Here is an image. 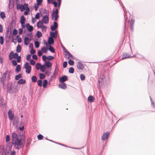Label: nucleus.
Listing matches in <instances>:
<instances>
[{
  "mask_svg": "<svg viewBox=\"0 0 155 155\" xmlns=\"http://www.w3.org/2000/svg\"><path fill=\"white\" fill-rule=\"evenodd\" d=\"M12 137L11 141L9 143L14 146L15 148L18 150L24 147L25 142L24 132H22L21 136L14 132L12 134Z\"/></svg>",
  "mask_w": 155,
  "mask_h": 155,
  "instance_id": "nucleus-1",
  "label": "nucleus"
},
{
  "mask_svg": "<svg viewBox=\"0 0 155 155\" xmlns=\"http://www.w3.org/2000/svg\"><path fill=\"white\" fill-rule=\"evenodd\" d=\"M26 35L27 37H25L24 39V43L25 45H27L33 37V35L31 32L28 33L26 34Z\"/></svg>",
  "mask_w": 155,
  "mask_h": 155,
  "instance_id": "nucleus-2",
  "label": "nucleus"
},
{
  "mask_svg": "<svg viewBox=\"0 0 155 155\" xmlns=\"http://www.w3.org/2000/svg\"><path fill=\"white\" fill-rule=\"evenodd\" d=\"M58 13V9L57 8L55 10H53V12L52 14V19L53 20L56 21L57 20L58 18L59 17Z\"/></svg>",
  "mask_w": 155,
  "mask_h": 155,
  "instance_id": "nucleus-3",
  "label": "nucleus"
},
{
  "mask_svg": "<svg viewBox=\"0 0 155 155\" xmlns=\"http://www.w3.org/2000/svg\"><path fill=\"white\" fill-rule=\"evenodd\" d=\"M134 20L131 18H129V20L128 21V22L130 24V30L131 31H134Z\"/></svg>",
  "mask_w": 155,
  "mask_h": 155,
  "instance_id": "nucleus-4",
  "label": "nucleus"
},
{
  "mask_svg": "<svg viewBox=\"0 0 155 155\" xmlns=\"http://www.w3.org/2000/svg\"><path fill=\"white\" fill-rule=\"evenodd\" d=\"M45 12L48 14H46L45 15H44L42 19V21L44 23L46 24L48 23L49 21V18H48V11L46 10H45Z\"/></svg>",
  "mask_w": 155,
  "mask_h": 155,
  "instance_id": "nucleus-5",
  "label": "nucleus"
},
{
  "mask_svg": "<svg viewBox=\"0 0 155 155\" xmlns=\"http://www.w3.org/2000/svg\"><path fill=\"white\" fill-rule=\"evenodd\" d=\"M24 68L25 69V72L28 74L30 73L31 70V67L29 65V63L26 62L24 65Z\"/></svg>",
  "mask_w": 155,
  "mask_h": 155,
  "instance_id": "nucleus-6",
  "label": "nucleus"
},
{
  "mask_svg": "<svg viewBox=\"0 0 155 155\" xmlns=\"http://www.w3.org/2000/svg\"><path fill=\"white\" fill-rule=\"evenodd\" d=\"M12 146L10 143H8L6 145V147L5 150V152L7 155H9L10 152H11Z\"/></svg>",
  "mask_w": 155,
  "mask_h": 155,
  "instance_id": "nucleus-7",
  "label": "nucleus"
},
{
  "mask_svg": "<svg viewBox=\"0 0 155 155\" xmlns=\"http://www.w3.org/2000/svg\"><path fill=\"white\" fill-rule=\"evenodd\" d=\"M109 134L110 133L108 132L104 133L101 137L102 140L105 141L107 140L109 137Z\"/></svg>",
  "mask_w": 155,
  "mask_h": 155,
  "instance_id": "nucleus-8",
  "label": "nucleus"
},
{
  "mask_svg": "<svg viewBox=\"0 0 155 155\" xmlns=\"http://www.w3.org/2000/svg\"><path fill=\"white\" fill-rule=\"evenodd\" d=\"M137 57V58H141L143 57L142 55H140L139 54H137V55H133L132 56L129 55L127 53V58H131L132 57Z\"/></svg>",
  "mask_w": 155,
  "mask_h": 155,
  "instance_id": "nucleus-9",
  "label": "nucleus"
},
{
  "mask_svg": "<svg viewBox=\"0 0 155 155\" xmlns=\"http://www.w3.org/2000/svg\"><path fill=\"white\" fill-rule=\"evenodd\" d=\"M0 155H7L5 152L4 146L3 145L0 146Z\"/></svg>",
  "mask_w": 155,
  "mask_h": 155,
  "instance_id": "nucleus-10",
  "label": "nucleus"
},
{
  "mask_svg": "<svg viewBox=\"0 0 155 155\" xmlns=\"http://www.w3.org/2000/svg\"><path fill=\"white\" fill-rule=\"evenodd\" d=\"M8 114L9 119L11 120H12L14 117V115L12 113V110H9Z\"/></svg>",
  "mask_w": 155,
  "mask_h": 155,
  "instance_id": "nucleus-11",
  "label": "nucleus"
},
{
  "mask_svg": "<svg viewBox=\"0 0 155 155\" xmlns=\"http://www.w3.org/2000/svg\"><path fill=\"white\" fill-rule=\"evenodd\" d=\"M5 104V102L3 98L0 96V106L4 107Z\"/></svg>",
  "mask_w": 155,
  "mask_h": 155,
  "instance_id": "nucleus-12",
  "label": "nucleus"
},
{
  "mask_svg": "<svg viewBox=\"0 0 155 155\" xmlns=\"http://www.w3.org/2000/svg\"><path fill=\"white\" fill-rule=\"evenodd\" d=\"M26 27L27 30L29 32H31L33 30V27L32 26L30 25L29 24L27 23L26 24Z\"/></svg>",
  "mask_w": 155,
  "mask_h": 155,
  "instance_id": "nucleus-13",
  "label": "nucleus"
},
{
  "mask_svg": "<svg viewBox=\"0 0 155 155\" xmlns=\"http://www.w3.org/2000/svg\"><path fill=\"white\" fill-rule=\"evenodd\" d=\"M58 26L57 23L55 21L53 23V25H52L51 27V29L53 31L55 30V29L57 28Z\"/></svg>",
  "mask_w": 155,
  "mask_h": 155,
  "instance_id": "nucleus-14",
  "label": "nucleus"
},
{
  "mask_svg": "<svg viewBox=\"0 0 155 155\" xmlns=\"http://www.w3.org/2000/svg\"><path fill=\"white\" fill-rule=\"evenodd\" d=\"M77 67L78 69L81 70L83 69L84 66L81 62H79L78 63Z\"/></svg>",
  "mask_w": 155,
  "mask_h": 155,
  "instance_id": "nucleus-15",
  "label": "nucleus"
},
{
  "mask_svg": "<svg viewBox=\"0 0 155 155\" xmlns=\"http://www.w3.org/2000/svg\"><path fill=\"white\" fill-rule=\"evenodd\" d=\"M45 65L48 68H49L52 66V64L50 61H45Z\"/></svg>",
  "mask_w": 155,
  "mask_h": 155,
  "instance_id": "nucleus-16",
  "label": "nucleus"
},
{
  "mask_svg": "<svg viewBox=\"0 0 155 155\" xmlns=\"http://www.w3.org/2000/svg\"><path fill=\"white\" fill-rule=\"evenodd\" d=\"M67 79V77L66 76H64L59 78V81L61 82H63L66 81Z\"/></svg>",
  "mask_w": 155,
  "mask_h": 155,
  "instance_id": "nucleus-17",
  "label": "nucleus"
},
{
  "mask_svg": "<svg viewBox=\"0 0 155 155\" xmlns=\"http://www.w3.org/2000/svg\"><path fill=\"white\" fill-rule=\"evenodd\" d=\"M3 76L5 78V79L8 80L10 76L9 72L8 71L5 72Z\"/></svg>",
  "mask_w": 155,
  "mask_h": 155,
  "instance_id": "nucleus-18",
  "label": "nucleus"
},
{
  "mask_svg": "<svg viewBox=\"0 0 155 155\" xmlns=\"http://www.w3.org/2000/svg\"><path fill=\"white\" fill-rule=\"evenodd\" d=\"M51 68H48L45 72V74L48 76H49L51 73Z\"/></svg>",
  "mask_w": 155,
  "mask_h": 155,
  "instance_id": "nucleus-19",
  "label": "nucleus"
},
{
  "mask_svg": "<svg viewBox=\"0 0 155 155\" xmlns=\"http://www.w3.org/2000/svg\"><path fill=\"white\" fill-rule=\"evenodd\" d=\"M43 22L41 21H39L37 23V26L38 28H41L43 26Z\"/></svg>",
  "mask_w": 155,
  "mask_h": 155,
  "instance_id": "nucleus-20",
  "label": "nucleus"
},
{
  "mask_svg": "<svg viewBox=\"0 0 155 155\" xmlns=\"http://www.w3.org/2000/svg\"><path fill=\"white\" fill-rule=\"evenodd\" d=\"M54 41L53 38H51L50 37L48 38V44H49L50 45H51L54 43Z\"/></svg>",
  "mask_w": 155,
  "mask_h": 155,
  "instance_id": "nucleus-21",
  "label": "nucleus"
},
{
  "mask_svg": "<svg viewBox=\"0 0 155 155\" xmlns=\"http://www.w3.org/2000/svg\"><path fill=\"white\" fill-rule=\"evenodd\" d=\"M66 55L68 56V58L74 59V57L72 54H71L68 51H67Z\"/></svg>",
  "mask_w": 155,
  "mask_h": 155,
  "instance_id": "nucleus-22",
  "label": "nucleus"
},
{
  "mask_svg": "<svg viewBox=\"0 0 155 155\" xmlns=\"http://www.w3.org/2000/svg\"><path fill=\"white\" fill-rule=\"evenodd\" d=\"M58 87L60 88H61L63 89H65L66 88L67 86L65 83H63L62 84H59L58 85Z\"/></svg>",
  "mask_w": 155,
  "mask_h": 155,
  "instance_id": "nucleus-23",
  "label": "nucleus"
},
{
  "mask_svg": "<svg viewBox=\"0 0 155 155\" xmlns=\"http://www.w3.org/2000/svg\"><path fill=\"white\" fill-rule=\"evenodd\" d=\"M94 97L92 96H89L88 97V100L90 102H92L94 100Z\"/></svg>",
  "mask_w": 155,
  "mask_h": 155,
  "instance_id": "nucleus-24",
  "label": "nucleus"
},
{
  "mask_svg": "<svg viewBox=\"0 0 155 155\" xmlns=\"http://www.w3.org/2000/svg\"><path fill=\"white\" fill-rule=\"evenodd\" d=\"M21 47L20 45H18L16 48V51L18 53H19L21 51Z\"/></svg>",
  "mask_w": 155,
  "mask_h": 155,
  "instance_id": "nucleus-25",
  "label": "nucleus"
},
{
  "mask_svg": "<svg viewBox=\"0 0 155 155\" xmlns=\"http://www.w3.org/2000/svg\"><path fill=\"white\" fill-rule=\"evenodd\" d=\"M26 82V81L25 80L23 79H20L19 80L18 82V83L20 84H24Z\"/></svg>",
  "mask_w": 155,
  "mask_h": 155,
  "instance_id": "nucleus-26",
  "label": "nucleus"
},
{
  "mask_svg": "<svg viewBox=\"0 0 155 155\" xmlns=\"http://www.w3.org/2000/svg\"><path fill=\"white\" fill-rule=\"evenodd\" d=\"M42 65L40 63H37L35 65L36 68L38 70L40 69Z\"/></svg>",
  "mask_w": 155,
  "mask_h": 155,
  "instance_id": "nucleus-27",
  "label": "nucleus"
},
{
  "mask_svg": "<svg viewBox=\"0 0 155 155\" xmlns=\"http://www.w3.org/2000/svg\"><path fill=\"white\" fill-rule=\"evenodd\" d=\"M26 21V19L24 17V16L22 15L21 18L20 19V23H25V21Z\"/></svg>",
  "mask_w": 155,
  "mask_h": 155,
  "instance_id": "nucleus-28",
  "label": "nucleus"
},
{
  "mask_svg": "<svg viewBox=\"0 0 155 155\" xmlns=\"http://www.w3.org/2000/svg\"><path fill=\"white\" fill-rule=\"evenodd\" d=\"M46 69V67L45 65H42L41 68L40 69V71L43 72H45V71Z\"/></svg>",
  "mask_w": 155,
  "mask_h": 155,
  "instance_id": "nucleus-29",
  "label": "nucleus"
},
{
  "mask_svg": "<svg viewBox=\"0 0 155 155\" xmlns=\"http://www.w3.org/2000/svg\"><path fill=\"white\" fill-rule=\"evenodd\" d=\"M31 142V140L30 138H28L27 139L26 143V147H28L30 144Z\"/></svg>",
  "mask_w": 155,
  "mask_h": 155,
  "instance_id": "nucleus-30",
  "label": "nucleus"
},
{
  "mask_svg": "<svg viewBox=\"0 0 155 155\" xmlns=\"http://www.w3.org/2000/svg\"><path fill=\"white\" fill-rule=\"evenodd\" d=\"M23 5L24 10H28V11H29V8L28 7V4H27L25 3Z\"/></svg>",
  "mask_w": 155,
  "mask_h": 155,
  "instance_id": "nucleus-31",
  "label": "nucleus"
},
{
  "mask_svg": "<svg viewBox=\"0 0 155 155\" xmlns=\"http://www.w3.org/2000/svg\"><path fill=\"white\" fill-rule=\"evenodd\" d=\"M36 35L38 38H40L42 36V34L40 31H38L36 32Z\"/></svg>",
  "mask_w": 155,
  "mask_h": 155,
  "instance_id": "nucleus-32",
  "label": "nucleus"
},
{
  "mask_svg": "<svg viewBox=\"0 0 155 155\" xmlns=\"http://www.w3.org/2000/svg\"><path fill=\"white\" fill-rule=\"evenodd\" d=\"M0 17L2 19H4L5 18V15L3 12H1L0 14Z\"/></svg>",
  "mask_w": 155,
  "mask_h": 155,
  "instance_id": "nucleus-33",
  "label": "nucleus"
},
{
  "mask_svg": "<svg viewBox=\"0 0 155 155\" xmlns=\"http://www.w3.org/2000/svg\"><path fill=\"white\" fill-rule=\"evenodd\" d=\"M48 84V81L47 80H44L43 81V87H45Z\"/></svg>",
  "mask_w": 155,
  "mask_h": 155,
  "instance_id": "nucleus-34",
  "label": "nucleus"
},
{
  "mask_svg": "<svg viewBox=\"0 0 155 155\" xmlns=\"http://www.w3.org/2000/svg\"><path fill=\"white\" fill-rule=\"evenodd\" d=\"M21 69V67L20 65H17L16 67V71L17 72H19V71Z\"/></svg>",
  "mask_w": 155,
  "mask_h": 155,
  "instance_id": "nucleus-35",
  "label": "nucleus"
},
{
  "mask_svg": "<svg viewBox=\"0 0 155 155\" xmlns=\"http://www.w3.org/2000/svg\"><path fill=\"white\" fill-rule=\"evenodd\" d=\"M22 78V75L21 74H19L18 75H16L15 77V79L16 80H18L19 78Z\"/></svg>",
  "mask_w": 155,
  "mask_h": 155,
  "instance_id": "nucleus-36",
  "label": "nucleus"
},
{
  "mask_svg": "<svg viewBox=\"0 0 155 155\" xmlns=\"http://www.w3.org/2000/svg\"><path fill=\"white\" fill-rule=\"evenodd\" d=\"M49 51L53 53L54 52V50L53 47L51 46H49V48H48Z\"/></svg>",
  "mask_w": 155,
  "mask_h": 155,
  "instance_id": "nucleus-37",
  "label": "nucleus"
},
{
  "mask_svg": "<svg viewBox=\"0 0 155 155\" xmlns=\"http://www.w3.org/2000/svg\"><path fill=\"white\" fill-rule=\"evenodd\" d=\"M48 48H45V47H43L42 48L41 50L42 51L45 53H46L47 51V49Z\"/></svg>",
  "mask_w": 155,
  "mask_h": 155,
  "instance_id": "nucleus-38",
  "label": "nucleus"
},
{
  "mask_svg": "<svg viewBox=\"0 0 155 155\" xmlns=\"http://www.w3.org/2000/svg\"><path fill=\"white\" fill-rule=\"evenodd\" d=\"M38 85L39 86H41L42 85V82L41 80H39L37 81Z\"/></svg>",
  "mask_w": 155,
  "mask_h": 155,
  "instance_id": "nucleus-39",
  "label": "nucleus"
},
{
  "mask_svg": "<svg viewBox=\"0 0 155 155\" xmlns=\"http://www.w3.org/2000/svg\"><path fill=\"white\" fill-rule=\"evenodd\" d=\"M35 47L36 48H38L39 46V45H40L39 44V43L37 41H35Z\"/></svg>",
  "mask_w": 155,
  "mask_h": 155,
  "instance_id": "nucleus-40",
  "label": "nucleus"
},
{
  "mask_svg": "<svg viewBox=\"0 0 155 155\" xmlns=\"http://www.w3.org/2000/svg\"><path fill=\"white\" fill-rule=\"evenodd\" d=\"M10 136L9 135H7L6 136V142H8L10 141Z\"/></svg>",
  "mask_w": 155,
  "mask_h": 155,
  "instance_id": "nucleus-41",
  "label": "nucleus"
},
{
  "mask_svg": "<svg viewBox=\"0 0 155 155\" xmlns=\"http://www.w3.org/2000/svg\"><path fill=\"white\" fill-rule=\"evenodd\" d=\"M74 71V69L73 68L71 67L69 68V72L70 73H73Z\"/></svg>",
  "mask_w": 155,
  "mask_h": 155,
  "instance_id": "nucleus-42",
  "label": "nucleus"
},
{
  "mask_svg": "<svg viewBox=\"0 0 155 155\" xmlns=\"http://www.w3.org/2000/svg\"><path fill=\"white\" fill-rule=\"evenodd\" d=\"M41 28V30L42 32L45 31L47 29V27L44 25H43Z\"/></svg>",
  "mask_w": 155,
  "mask_h": 155,
  "instance_id": "nucleus-43",
  "label": "nucleus"
},
{
  "mask_svg": "<svg viewBox=\"0 0 155 155\" xmlns=\"http://www.w3.org/2000/svg\"><path fill=\"white\" fill-rule=\"evenodd\" d=\"M32 80L33 82H36L37 81V77L35 76H33L32 78Z\"/></svg>",
  "mask_w": 155,
  "mask_h": 155,
  "instance_id": "nucleus-44",
  "label": "nucleus"
},
{
  "mask_svg": "<svg viewBox=\"0 0 155 155\" xmlns=\"http://www.w3.org/2000/svg\"><path fill=\"white\" fill-rule=\"evenodd\" d=\"M0 42L1 44H3L4 43L3 37L2 36L0 37Z\"/></svg>",
  "mask_w": 155,
  "mask_h": 155,
  "instance_id": "nucleus-45",
  "label": "nucleus"
},
{
  "mask_svg": "<svg viewBox=\"0 0 155 155\" xmlns=\"http://www.w3.org/2000/svg\"><path fill=\"white\" fill-rule=\"evenodd\" d=\"M50 35L51 36V37H50V38H53L54 37H55L54 33L53 32L51 31L50 32Z\"/></svg>",
  "mask_w": 155,
  "mask_h": 155,
  "instance_id": "nucleus-46",
  "label": "nucleus"
},
{
  "mask_svg": "<svg viewBox=\"0 0 155 155\" xmlns=\"http://www.w3.org/2000/svg\"><path fill=\"white\" fill-rule=\"evenodd\" d=\"M30 64L32 65H34L35 64V61L33 59H31L30 60Z\"/></svg>",
  "mask_w": 155,
  "mask_h": 155,
  "instance_id": "nucleus-47",
  "label": "nucleus"
},
{
  "mask_svg": "<svg viewBox=\"0 0 155 155\" xmlns=\"http://www.w3.org/2000/svg\"><path fill=\"white\" fill-rule=\"evenodd\" d=\"M12 63L13 66H16L17 64V61L14 60H13L12 61Z\"/></svg>",
  "mask_w": 155,
  "mask_h": 155,
  "instance_id": "nucleus-48",
  "label": "nucleus"
},
{
  "mask_svg": "<svg viewBox=\"0 0 155 155\" xmlns=\"http://www.w3.org/2000/svg\"><path fill=\"white\" fill-rule=\"evenodd\" d=\"M85 78V76L84 74H81L80 75V79L81 81H83Z\"/></svg>",
  "mask_w": 155,
  "mask_h": 155,
  "instance_id": "nucleus-49",
  "label": "nucleus"
},
{
  "mask_svg": "<svg viewBox=\"0 0 155 155\" xmlns=\"http://www.w3.org/2000/svg\"><path fill=\"white\" fill-rule=\"evenodd\" d=\"M39 78L40 79H43L45 78V76L44 74L41 73L39 74Z\"/></svg>",
  "mask_w": 155,
  "mask_h": 155,
  "instance_id": "nucleus-50",
  "label": "nucleus"
},
{
  "mask_svg": "<svg viewBox=\"0 0 155 155\" xmlns=\"http://www.w3.org/2000/svg\"><path fill=\"white\" fill-rule=\"evenodd\" d=\"M13 56L14 58L15 59H16L17 58H18L19 56H18V54L17 53H15L13 54Z\"/></svg>",
  "mask_w": 155,
  "mask_h": 155,
  "instance_id": "nucleus-51",
  "label": "nucleus"
},
{
  "mask_svg": "<svg viewBox=\"0 0 155 155\" xmlns=\"http://www.w3.org/2000/svg\"><path fill=\"white\" fill-rule=\"evenodd\" d=\"M38 5V4H36L35 5L34 7V8L35 10V11H36L38 9V5Z\"/></svg>",
  "mask_w": 155,
  "mask_h": 155,
  "instance_id": "nucleus-52",
  "label": "nucleus"
},
{
  "mask_svg": "<svg viewBox=\"0 0 155 155\" xmlns=\"http://www.w3.org/2000/svg\"><path fill=\"white\" fill-rule=\"evenodd\" d=\"M68 64L71 65H73L74 64V61L72 60H70L68 61Z\"/></svg>",
  "mask_w": 155,
  "mask_h": 155,
  "instance_id": "nucleus-53",
  "label": "nucleus"
},
{
  "mask_svg": "<svg viewBox=\"0 0 155 155\" xmlns=\"http://www.w3.org/2000/svg\"><path fill=\"white\" fill-rule=\"evenodd\" d=\"M42 1L43 0H36V4L40 5H41V2H42Z\"/></svg>",
  "mask_w": 155,
  "mask_h": 155,
  "instance_id": "nucleus-54",
  "label": "nucleus"
},
{
  "mask_svg": "<svg viewBox=\"0 0 155 155\" xmlns=\"http://www.w3.org/2000/svg\"><path fill=\"white\" fill-rule=\"evenodd\" d=\"M19 8L21 12H23L24 10L23 5H20Z\"/></svg>",
  "mask_w": 155,
  "mask_h": 155,
  "instance_id": "nucleus-55",
  "label": "nucleus"
},
{
  "mask_svg": "<svg viewBox=\"0 0 155 155\" xmlns=\"http://www.w3.org/2000/svg\"><path fill=\"white\" fill-rule=\"evenodd\" d=\"M17 33H18V31L17 30L15 29L13 31V35H17Z\"/></svg>",
  "mask_w": 155,
  "mask_h": 155,
  "instance_id": "nucleus-56",
  "label": "nucleus"
},
{
  "mask_svg": "<svg viewBox=\"0 0 155 155\" xmlns=\"http://www.w3.org/2000/svg\"><path fill=\"white\" fill-rule=\"evenodd\" d=\"M23 32V30L22 28H20L19 29V35H21L22 34Z\"/></svg>",
  "mask_w": 155,
  "mask_h": 155,
  "instance_id": "nucleus-57",
  "label": "nucleus"
},
{
  "mask_svg": "<svg viewBox=\"0 0 155 155\" xmlns=\"http://www.w3.org/2000/svg\"><path fill=\"white\" fill-rule=\"evenodd\" d=\"M39 13H38L35 15V18L36 19H39Z\"/></svg>",
  "mask_w": 155,
  "mask_h": 155,
  "instance_id": "nucleus-58",
  "label": "nucleus"
},
{
  "mask_svg": "<svg viewBox=\"0 0 155 155\" xmlns=\"http://www.w3.org/2000/svg\"><path fill=\"white\" fill-rule=\"evenodd\" d=\"M43 137L41 134H39L38 136V140H41L42 139Z\"/></svg>",
  "mask_w": 155,
  "mask_h": 155,
  "instance_id": "nucleus-59",
  "label": "nucleus"
},
{
  "mask_svg": "<svg viewBox=\"0 0 155 155\" xmlns=\"http://www.w3.org/2000/svg\"><path fill=\"white\" fill-rule=\"evenodd\" d=\"M67 62L66 61H64L63 63V66L64 68H65L67 67Z\"/></svg>",
  "mask_w": 155,
  "mask_h": 155,
  "instance_id": "nucleus-60",
  "label": "nucleus"
},
{
  "mask_svg": "<svg viewBox=\"0 0 155 155\" xmlns=\"http://www.w3.org/2000/svg\"><path fill=\"white\" fill-rule=\"evenodd\" d=\"M31 58V54H28L26 57V59L28 61H29L30 60Z\"/></svg>",
  "mask_w": 155,
  "mask_h": 155,
  "instance_id": "nucleus-61",
  "label": "nucleus"
},
{
  "mask_svg": "<svg viewBox=\"0 0 155 155\" xmlns=\"http://www.w3.org/2000/svg\"><path fill=\"white\" fill-rule=\"evenodd\" d=\"M42 59H43V60L44 61H46V59L47 58V57L45 55H43L42 56Z\"/></svg>",
  "mask_w": 155,
  "mask_h": 155,
  "instance_id": "nucleus-62",
  "label": "nucleus"
},
{
  "mask_svg": "<svg viewBox=\"0 0 155 155\" xmlns=\"http://www.w3.org/2000/svg\"><path fill=\"white\" fill-rule=\"evenodd\" d=\"M32 57L34 59L36 60H37L38 59L37 56V55L35 54H33L32 56Z\"/></svg>",
  "mask_w": 155,
  "mask_h": 155,
  "instance_id": "nucleus-63",
  "label": "nucleus"
},
{
  "mask_svg": "<svg viewBox=\"0 0 155 155\" xmlns=\"http://www.w3.org/2000/svg\"><path fill=\"white\" fill-rule=\"evenodd\" d=\"M16 153V152L15 151L13 150L11 152V153L9 155H15Z\"/></svg>",
  "mask_w": 155,
  "mask_h": 155,
  "instance_id": "nucleus-64",
  "label": "nucleus"
}]
</instances>
